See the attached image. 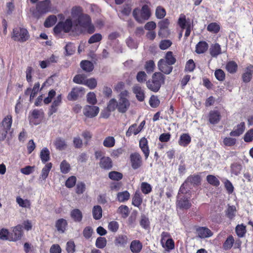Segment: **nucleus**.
<instances>
[{
  "instance_id": "obj_24",
  "label": "nucleus",
  "mask_w": 253,
  "mask_h": 253,
  "mask_svg": "<svg viewBox=\"0 0 253 253\" xmlns=\"http://www.w3.org/2000/svg\"><path fill=\"white\" fill-rule=\"evenodd\" d=\"M253 65H250L248 66L246 71L242 75V78L243 82L247 83L250 82L253 77Z\"/></svg>"
},
{
  "instance_id": "obj_15",
  "label": "nucleus",
  "mask_w": 253,
  "mask_h": 253,
  "mask_svg": "<svg viewBox=\"0 0 253 253\" xmlns=\"http://www.w3.org/2000/svg\"><path fill=\"white\" fill-rule=\"evenodd\" d=\"M101 169L104 170H109L113 168V162L109 157L103 156L100 159L99 163Z\"/></svg>"
},
{
  "instance_id": "obj_23",
  "label": "nucleus",
  "mask_w": 253,
  "mask_h": 253,
  "mask_svg": "<svg viewBox=\"0 0 253 253\" xmlns=\"http://www.w3.org/2000/svg\"><path fill=\"white\" fill-rule=\"evenodd\" d=\"M68 226L67 220L64 218H60L55 222V227L57 230L61 233H63L66 230Z\"/></svg>"
},
{
  "instance_id": "obj_54",
  "label": "nucleus",
  "mask_w": 253,
  "mask_h": 253,
  "mask_svg": "<svg viewBox=\"0 0 253 253\" xmlns=\"http://www.w3.org/2000/svg\"><path fill=\"white\" fill-rule=\"evenodd\" d=\"M242 167V165L237 163H235L231 165V172L235 175L240 173Z\"/></svg>"
},
{
  "instance_id": "obj_44",
  "label": "nucleus",
  "mask_w": 253,
  "mask_h": 253,
  "mask_svg": "<svg viewBox=\"0 0 253 253\" xmlns=\"http://www.w3.org/2000/svg\"><path fill=\"white\" fill-rule=\"evenodd\" d=\"M54 145L56 149L59 150H64L67 147V144L65 141L60 137L56 139L54 142Z\"/></svg>"
},
{
  "instance_id": "obj_60",
  "label": "nucleus",
  "mask_w": 253,
  "mask_h": 253,
  "mask_svg": "<svg viewBox=\"0 0 253 253\" xmlns=\"http://www.w3.org/2000/svg\"><path fill=\"white\" fill-rule=\"evenodd\" d=\"M243 139L247 143L251 142L253 141V128L249 129L245 133Z\"/></svg>"
},
{
  "instance_id": "obj_4",
  "label": "nucleus",
  "mask_w": 253,
  "mask_h": 253,
  "mask_svg": "<svg viewBox=\"0 0 253 253\" xmlns=\"http://www.w3.org/2000/svg\"><path fill=\"white\" fill-rule=\"evenodd\" d=\"M12 124V117L11 115H7L0 123V141L4 140L8 133H12L11 131Z\"/></svg>"
},
{
  "instance_id": "obj_51",
  "label": "nucleus",
  "mask_w": 253,
  "mask_h": 253,
  "mask_svg": "<svg viewBox=\"0 0 253 253\" xmlns=\"http://www.w3.org/2000/svg\"><path fill=\"white\" fill-rule=\"evenodd\" d=\"M118 212L121 214L123 218H126L129 213L128 207L126 205H121L118 208Z\"/></svg>"
},
{
  "instance_id": "obj_14",
  "label": "nucleus",
  "mask_w": 253,
  "mask_h": 253,
  "mask_svg": "<svg viewBox=\"0 0 253 253\" xmlns=\"http://www.w3.org/2000/svg\"><path fill=\"white\" fill-rule=\"evenodd\" d=\"M159 70L165 74H169L172 71L173 67L171 65L167 63L164 59H161L158 63Z\"/></svg>"
},
{
  "instance_id": "obj_28",
  "label": "nucleus",
  "mask_w": 253,
  "mask_h": 253,
  "mask_svg": "<svg viewBox=\"0 0 253 253\" xmlns=\"http://www.w3.org/2000/svg\"><path fill=\"white\" fill-rule=\"evenodd\" d=\"M143 199L140 192L136 191L134 193L132 198V204L137 208H139L142 204Z\"/></svg>"
},
{
  "instance_id": "obj_29",
  "label": "nucleus",
  "mask_w": 253,
  "mask_h": 253,
  "mask_svg": "<svg viewBox=\"0 0 253 253\" xmlns=\"http://www.w3.org/2000/svg\"><path fill=\"white\" fill-rule=\"evenodd\" d=\"M191 141V137L188 133L182 134L178 140L179 145L183 147L187 146Z\"/></svg>"
},
{
  "instance_id": "obj_45",
  "label": "nucleus",
  "mask_w": 253,
  "mask_h": 253,
  "mask_svg": "<svg viewBox=\"0 0 253 253\" xmlns=\"http://www.w3.org/2000/svg\"><path fill=\"white\" fill-rule=\"evenodd\" d=\"M246 227L243 224H238L235 228V232L239 237L242 238L246 233Z\"/></svg>"
},
{
  "instance_id": "obj_20",
  "label": "nucleus",
  "mask_w": 253,
  "mask_h": 253,
  "mask_svg": "<svg viewBox=\"0 0 253 253\" xmlns=\"http://www.w3.org/2000/svg\"><path fill=\"white\" fill-rule=\"evenodd\" d=\"M61 103L62 95L61 94H59L53 101L51 105L50 106L49 108L48 115L50 116L56 113L58 110V107L60 105Z\"/></svg>"
},
{
  "instance_id": "obj_8",
  "label": "nucleus",
  "mask_w": 253,
  "mask_h": 253,
  "mask_svg": "<svg viewBox=\"0 0 253 253\" xmlns=\"http://www.w3.org/2000/svg\"><path fill=\"white\" fill-rule=\"evenodd\" d=\"M44 117V113L42 110L34 109L29 116L30 124L33 125L40 124Z\"/></svg>"
},
{
  "instance_id": "obj_50",
  "label": "nucleus",
  "mask_w": 253,
  "mask_h": 253,
  "mask_svg": "<svg viewBox=\"0 0 253 253\" xmlns=\"http://www.w3.org/2000/svg\"><path fill=\"white\" fill-rule=\"evenodd\" d=\"M164 59L167 63L171 65L174 64L176 61V59L173 55V52L170 51H168L166 53Z\"/></svg>"
},
{
  "instance_id": "obj_36",
  "label": "nucleus",
  "mask_w": 253,
  "mask_h": 253,
  "mask_svg": "<svg viewBox=\"0 0 253 253\" xmlns=\"http://www.w3.org/2000/svg\"><path fill=\"white\" fill-rule=\"evenodd\" d=\"M130 197L129 193L127 191L118 192L117 194V200L121 203L128 201Z\"/></svg>"
},
{
  "instance_id": "obj_37",
  "label": "nucleus",
  "mask_w": 253,
  "mask_h": 253,
  "mask_svg": "<svg viewBox=\"0 0 253 253\" xmlns=\"http://www.w3.org/2000/svg\"><path fill=\"white\" fill-rule=\"evenodd\" d=\"M52 167L51 163H47L42 170L40 178L43 180H45L47 177L50 170H51Z\"/></svg>"
},
{
  "instance_id": "obj_2",
  "label": "nucleus",
  "mask_w": 253,
  "mask_h": 253,
  "mask_svg": "<svg viewBox=\"0 0 253 253\" xmlns=\"http://www.w3.org/2000/svg\"><path fill=\"white\" fill-rule=\"evenodd\" d=\"M76 24H78L79 28L83 31L85 29L87 33L92 34L95 32V27L91 24V20L90 16L86 14L82 13L80 14L78 18L75 20Z\"/></svg>"
},
{
  "instance_id": "obj_42",
  "label": "nucleus",
  "mask_w": 253,
  "mask_h": 253,
  "mask_svg": "<svg viewBox=\"0 0 253 253\" xmlns=\"http://www.w3.org/2000/svg\"><path fill=\"white\" fill-rule=\"evenodd\" d=\"M16 201L20 207L27 209L31 208V203L29 200H23L22 198L18 196L16 198Z\"/></svg>"
},
{
  "instance_id": "obj_41",
  "label": "nucleus",
  "mask_w": 253,
  "mask_h": 253,
  "mask_svg": "<svg viewBox=\"0 0 253 253\" xmlns=\"http://www.w3.org/2000/svg\"><path fill=\"white\" fill-rule=\"evenodd\" d=\"M206 180L208 183L215 187H218L220 184L219 179L213 175H208L206 177Z\"/></svg>"
},
{
  "instance_id": "obj_34",
  "label": "nucleus",
  "mask_w": 253,
  "mask_h": 253,
  "mask_svg": "<svg viewBox=\"0 0 253 253\" xmlns=\"http://www.w3.org/2000/svg\"><path fill=\"white\" fill-rule=\"evenodd\" d=\"M80 66L82 69L85 72H91L94 69L93 63L88 60H83L81 62Z\"/></svg>"
},
{
  "instance_id": "obj_58",
  "label": "nucleus",
  "mask_w": 253,
  "mask_h": 253,
  "mask_svg": "<svg viewBox=\"0 0 253 253\" xmlns=\"http://www.w3.org/2000/svg\"><path fill=\"white\" fill-rule=\"evenodd\" d=\"M93 233V228L89 226L85 227L83 231V235L85 239H89L90 238Z\"/></svg>"
},
{
  "instance_id": "obj_40",
  "label": "nucleus",
  "mask_w": 253,
  "mask_h": 253,
  "mask_svg": "<svg viewBox=\"0 0 253 253\" xmlns=\"http://www.w3.org/2000/svg\"><path fill=\"white\" fill-rule=\"evenodd\" d=\"M93 217L95 220L100 219L102 216V209L99 205L94 206L92 209Z\"/></svg>"
},
{
  "instance_id": "obj_31",
  "label": "nucleus",
  "mask_w": 253,
  "mask_h": 253,
  "mask_svg": "<svg viewBox=\"0 0 253 253\" xmlns=\"http://www.w3.org/2000/svg\"><path fill=\"white\" fill-rule=\"evenodd\" d=\"M210 53L213 57H217L221 53L220 45L218 43L212 44L210 48Z\"/></svg>"
},
{
  "instance_id": "obj_52",
  "label": "nucleus",
  "mask_w": 253,
  "mask_h": 253,
  "mask_svg": "<svg viewBox=\"0 0 253 253\" xmlns=\"http://www.w3.org/2000/svg\"><path fill=\"white\" fill-rule=\"evenodd\" d=\"M103 144L105 147H113L115 144V139L113 136L106 137L103 141Z\"/></svg>"
},
{
  "instance_id": "obj_1",
  "label": "nucleus",
  "mask_w": 253,
  "mask_h": 253,
  "mask_svg": "<svg viewBox=\"0 0 253 253\" xmlns=\"http://www.w3.org/2000/svg\"><path fill=\"white\" fill-rule=\"evenodd\" d=\"M165 76L160 72H155L152 75V79L146 82L147 88L154 92H158L162 84H164Z\"/></svg>"
},
{
  "instance_id": "obj_30",
  "label": "nucleus",
  "mask_w": 253,
  "mask_h": 253,
  "mask_svg": "<svg viewBox=\"0 0 253 253\" xmlns=\"http://www.w3.org/2000/svg\"><path fill=\"white\" fill-rule=\"evenodd\" d=\"M209 45L205 41H200L196 45L195 51L198 54L205 53L208 49Z\"/></svg>"
},
{
  "instance_id": "obj_19",
  "label": "nucleus",
  "mask_w": 253,
  "mask_h": 253,
  "mask_svg": "<svg viewBox=\"0 0 253 253\" xmlns=\"http://www.w3.org/2000/svg\"><path fill=\"white\" fill-rule=\"evenodd\" d=\"M84 90V88L82 87L73 88L71 92L68 95V99L71 101L76 100L78 97L83 93Z\"/></svg>"
},
{
  "instance_id": "obj_21",
  "label": "nucleus",
  "mask_w": 253,
  "mask_h": 253,
  "mask_svg": "<svg viewBox=\"0 0 253 253\" xmlns=\"http://www.w3.org/2000/svg\"><path fill=\"white\" fill-rule=\"evenodd\" d=\"M221 118L220 113L218 110H211L209 114V121L213 125L217 124Z\"/></svg>"
},
{
  "instance_id": "obj_13",
  "label": "nucleus",
  "mask_w": 253,
  "mask_h": 253,
  "mask_svg": "<svg viewBox=\"0 0 253 253\" xmlns=\"http://www.w3.org/2000/svg\"><path fill=\"white\" fill-rule=\"evenodd\" d=\"M118 111L122 113H126L130 106L129 100L126 97L120 96L117 102Z\"/></svg>"
},
{
  "instance_id": "obj_48",
  "label": "nucleus",
  "mask_w": 253,
  "mask_h": 253,
  "mask_svg": "<svg viewBox=\"0 0 253 253\" xmlns=\"http://www.w3.org/2000/svg\"><path fill=\"white\" fill-rule=\"evenodd\" d=\"M57 21V17L55 15L49 16L44 23V26L46 28L51 27L53 26Z\"/></svg>"
},
{
  "instance_id": "obj_5",
  "label": "nucleus",
  "mask_w": 253,
  "mask_h": 253,
  "mask_svg": "<svg viewBox=\"0 0 253 253\" xmlns=\"http://www.w3.org/2000/svg\"><path fill=\"white\" fill-rule=\"evenodd\" d=\"M51 6L50 0H44L37 2L36 9L33 11V15L34 17L39 18L42 14H44L50 11Z\"/></svg>"
},
{
  "instance_id": "obj_27",
  "label": "nucleus",
  "mask_w": 253,
  "mask_h": 253,
  "mask_svg": "<svg viewBox=\"0 0 253 253\" xmlns=\"http://www.w3.org/2000/svg\"><path fill=\"white\" fill-rule=\"evenodd\" d=\"M70 216L75 222H80L83 219L82 212L78 209L72 210L70 212Z\"/></svg>"
},
{
  "instance_id": "obj_43",
  "label": "nucleus",
  "mask_w": 253,
  "mask_h": 253,
  "mask_svg": "<svg viewBox=\"0 0 253 253\" xmlns=\"http://www.w3.org/2000/svg\"><path fill=\"white\" fill-rule=\"evenodd\" d=\"M234 243V239L232 235L229 236L223 244V249L225 250H230Z\"/></svg>"
},
{
  "instance_id": "obj_62",
  "label": "nucleus",
  "mask_w": 253,
  "mask_h": 253,
  "mask_svg": "<svg viewBox=\"0 0 253 253\" xmlns=\"http://www.w3.org/2000/svg\"><path fill=\"white\" fill-rule=\"evenodd\" d=\"M106 108L110 111H114L116 108L118 109L117 101L115 98H112L109 100L107 104Z\"/></svg>"
},
{
  "instance_id": "obj_9",
  "label": "nucleus",
  "mask_w": 253,
  "mask_h": 253,
  "mask_svg": "<svg viewBox=\"0 0 253 253\" xmlns=\"http://www.w3.org/2000/svg\"><path fill=\"white\" fill-rule=\"evenodd\" d=\"M130 161L131 166L133 169L140 168L142 165V160L140 154L138 152H134L130 155Z\"/></svg>"
},
{
  "instance_id": "obj_32",
  "label": "nucleus",
  "mask_w": 253,
  "mask_h": 253,
  "mask_svg": "<svg viewBox=\"0 0 253 253\" xmlns=\"http://www.w3.org/2000/svg\"><path fill=\"white\" fill-rule=\"evenodd\" d=\"M237 212L236 208L235 206H228L227 209L225 211L226 217L230 220H232L236 216Z\"/></svg>"
},
{
  "instance_id": "obj_10",
  "label": "nucleus",
  "mask_w": 253,
  "mask_h": 253,
  "mask_svg": "<svg viewBox=\"0 0 253 253\" xmlns=\"http://www.w3.org/2000/svg\"><path fill=\"white\" fill-rule=\"evenodd\" d=\"M23 236L22 226L18 224L15 226L10 233L9 241L15 242L21 239Z\"/></svg>"
},
{
  "instance_id": "obj_25",
  "label": "nucleus",
  "mask_w": 253,
  "mask_h": 253,
  "mask_svg": "<svg viewBox=\"0 0 253 253\" xmlns=\"http://www.w3.org/2000/svg\"><path fill=\"white\" fill-rule=\"evenodd\" d=\"M142 248V244L139 240H134L130 243V250L132 253H139Z\"/></svg>"
},
{
  "instance_id": "obj_11",
  "label": "nucleus",
  "mask_w": 253,
  "mask_h": 253,
  "mask_svg": "<svg viewBox=\"0 0 253 253\" xmlns=\"http://www.w3.org/2000/svg\"><path fill=\"white\" fill-rule=\"evenodd\" d=\"M195 231L198 237L201 239L209 238L213 235V232L207 227L198 226Z\"/></svg>"
},
{
  "instance_id": "obj_46",
  "label": "nucleus",
  "mask_w": 253,
  "mask_h": 253,
  "mask_svg": "<svg viewBox=\"0 0 253 253\" xmlns=\"http://www.w3.org/2000/svg\"><path fill=\"white\" fill-rule=\"evenodd\" d=\"M140 132V130H139L137 127L136 124H133L131 125L128 130L126 131V137H130L132 134L134 135H137Z\"/></svg>"
},
{
  "instance_id": "obj_56",
  "label": "nucleus",
  "mask_w": 253,
  "mask_h": 253,
  "mask_svg": "<svg viewBox=\"0 0 253 253\" xmlns=\"http://www.w3.org/2000/svg\"><path fill=\"white\" fill-rule=\"evenodd\" d=\"M107 245V240L105 237H98L95 242V246L97 248L103 249Z\"/></svg>"
},
{
  "instance_id": "obj_33",
  "label": "nucleus",
  "mask_w": 253,
  "mask_h": 253,
  "mask_svg": "<svg viewBox=\"0 0 253 253\" xmlns=\"http://www.w3.org/2000/svg\"><path fill=\"white\" fill-rule=\"evenodd\" d=\"M201 178L198 174H193L189 176L185 181V183L190 182L194 185L198 186L201 184Z\"/></svg>"
},
{
  "instance_id": "obj_6",
  "label": "nucleus",
  "mask_w": 253,
  "mask_h": 253,
  "mask_svg": "<svg viewBox=\"0 0 253 253\" xmlns=\"http://www.w3.org/2000/svg\"><path fill=\"white\" fill-rule=\"evenodd\" d=\"M11 37L15 41L24 42L28 40L30 35L26 29L17 27L13 29Z\"/></svg>"
},
{
  "instance_id": "obj_38",
  "label": "nucleus",
  "mask_w": 253,
  "mask_h": 253,
  "mask_svg": "<svg viewBox=\"0 0 253 253\" xmlns=\"http://www.w3.org/2000/svg\"><path fill=\"white\" fill-rule=\"evenodd\" d=\"M207 30L211 33L217 34L220 30V24L216 22H211L208 25Z\"/></svg>"
},
{
  "instance_id": "obj_61",
  "label": "nucleus",
  "mask_w": 253,
  "mask_h": 253,
  "mask_svg": "<svg viewBox=\"0 0 253 253\" xmlns=\"http://www.w3.org/2000/svg\"><path fill=\"white\" fill-rule=\"evenodd\" d=\"M149 104L152 108H157L160 104V101L157 96L152 95L149 99Z\"/></svg>"
},
{
  "instance_id": "obj_57",
  "label": "nucleus",
  "mask_w": 253,
  "mask_h": 253,
  "mask_svg": "<svg viewBox=\"0 0 253 253\" xmlns=\"http://www.w3.org/2000/svg\"><path fill=\"white\" fill-rule=\"evenodd\" d=\"M40 84L39 82L35 84L33 88H31L30 95V101H31L38 94L40 89Z\"/></svg>"
},
{
  "instance_id": "obj_59",
  "label": "nucleus",
  "mask_w": 253,
  "mask_h": 253,
  "mask_svg": "<svg viewBox=\"0 0 253 253\" xmlns=\"http://www.w3.org/2000/svg\"><path fill=\"white\" fill-rule=\"evenodd\" d=\"M195 64L193 59L188 60L185 66L184 71L186 72H192L195 69Z\"/></svg>"
},
{
  "instance_id": "obj_39",
  "label": "nucleus",
  "mask_w": 253,
  "mask_h": 253,
  "mask_svg": "<svg viewBox=\"0 0 253 253\" xmlns=\"http://www.w3.org/2000/svg\"><path fill=\"white\" fill-rule=\"evenodd\" d=\"M40 158L43 164H45L50 160V152L49 150L45 147L43 148L40 153Z\"/></svg>"
},
{
  "instance_id": "obj_49",
  "label": "nucleus",
  "mask_w": 253,
  "mask_h": 253,
  "mask_svg": "<svg viewBox=\"0 0 253 253\" xmlns=\"http://www.w3.org/2000/svg\"><path fill=\"white\" fill-rule=\"evenodd\" d=\"M108 177L111 180L119 181L123 178V175L121 172L111 171L109 173Z\"/></svg>"
},
{
  "instance_id": "obj_26",
  "label": "nucleus",
  "mask_w": 253,
  "mask_h": 253,
  "mask_svg": "<svg viewBox=\"0 0 253 253\" xmlns=\"http://www.w3.org/2000/svg\"><path fill=\"white\" fill-rule=\"evenodd\" d=\"M128 243V238L125 235H119L115 238L114 243L117 247H125Z\"/></svg>"
},
{
  "instance_id": "obj_63",
  "label": "nucleus",
  "mask_w": 253,
  "mask_h": 253,
  "mask_svg": "<svg viewBox=\"0 0 253 253\" xmlns=\"http://www.w3.org/2000/svg\"><path fill=\"white\" fill-rule=\"evenodd\" d=\"M141 190L144 194H148L152 191V187L147 182H143L141 184Z\"/></svg>"
},
{
  "instance_id": "obj_22",
  "label": "nucleus",
  "mask_w": 253,
  "mask_h": 253,
  "mask_svg": "<svg viewBox=\"0 0 253 253\" xmlns=\"http://www.w3.org/2000/svg\"><path fill=\"white\" fill-rule=\"evenodd\" d=\"M192 204L187 198L183 197V198L177 199L176 201V206L181 210H188L191 208Z\"/></svg>"
},
{
  "instance_id": "obj_35",
  "label": "nucleus",
  "mask_w": 253,
  "mask_h": 253,
  "mask_svg": "<svg viewBox=\"0 0 253 253\" xmlns=\"http://www.w3.org/2000/svg\"><path fill=\"white\" fill-rule=\"evenodd\" d=\"M238 65L234 61H228L225 66V69L228 72L233 74L236 73L238 70Z\"/></svg>"
},
{
  "instance_id": "obj_55",
  "label": "nucleus",
  "mask_w": 253,
  "mask_h": 253,
  "mask_svg": "<svg viewBox=\"0 0 253 253\" xmlns=\"http://www.w3.org/2000/svg\"><path fill=\"white\" fill-rule=\"evenodd\" d=\"M155 67V64L153 60H150L147 61L145 62V64L144 65V69L146 71L147 73H152Z\"/></svg>"
},
{
  "instance_id": "obj_18",
  "label": "nucleus",
  "mask_w": 253,
  "mask_h": 253,
  "mask_svg": "<svg viewBox=\"0 0 253 253\" xmlns=\"http://www.w3.org/2000/svg\"><path fill=\"white\" fill-rule=\"evenodd\" d=\"M245 129V123L242 122L234 127V129L230 132L229 135L231 136H239L244 133Z\"/></svg>"
},
{
  "instance_id": "obj_53",
  "label": "nucleus",
  "mask_w": 253,
  "mask_h": 253,
  "mask_svg": "<svg viewBox=\"0 0 253 253\" xmlns=\"http://www.w3.org/2000/svg\"><path fill=\"white\" fill-rule=\"evenodd\" d=\"M86 80V76L84 74L76 75L73 78V82L78 84H84Z\"/></svg>"
},
{
  "instance_id": "obj_17",
  "label": "nucleus",
  "mask_w": 253,
  "mask_h": 253,
  "mask_svg": "<svg viewBox=\"0 0 253 253\" xmlns=\"http://www.w3.org/2000/svg\"><path fill=\"white\" fill-rule=\"evenodd\" d=\"M139 146L144 155L145 160H147L149 156L150 149L148 146V141L145 137L140 139Z\"/></svg>"
},
{
  "instance_id": "obj_64",
  "label": "nucleus",
  "mask_w": 253,
  "mask_h": 253,
  "mask_svg": "<svg viewBox=\"0 0 253 253\" xmlns=\"http://www.w3.org/2000/svg\"><path fill=\"white\" fill-rule=\"evenodd\" d=\"M102 39V36L101 34L99 33H96L90 37L88 40V43L89 44L94 43L101 41Z\"/></svg>"
},
{
  "instance_id": "obj_47",
  "label": "nucleus",
  "mask_w": 253,
  "mask_h": 253,
  "mask_svg": "<svg viewBox=\"0 0 253 253\" xmlns=\"http://www.w3.org/2000/svg\"><path fill=\"white\" fill-rule=\"evenodd\" d=\"M60 169L61 172L63 174L68 173L71 169L70 164L65 160L60 163Z\"/></svg>"
},
{
  "instance_id": "obj_12",
  "label": "nucleus",
  "mask_w": 253,
  "mask_h": 253,
  "mask_svg": "<svg viewBox=\"0 0 253 253\" xmlns=\"http://www.w3.org/2000/svg\"><path fill=\"white\" fill-rule=\"evenodd\" d=\"M99 112L98 107L92 105H86L83 110V113L84 116L88 118H93L96 116Z\"/></svg>"
},
{
  "instance_id": "obj_3",
  "label": "nucleus",
  "mask_w": 253,
  "mask_h": 253,
  "mask_svg": "<svg viewBox=\"0 0 253 253\" xmlns=\"http://www.w3.org/2000/svg\"><path fill=\"white\" fill-rule=\"evenodd\" d=\"M132 15L135 20L139 23H143L151 16V10L147 4L143 5L141 9L137 7L133 9Z\"/></svg>"
},
{
  "instance_id": "obj_16",
  "label": "nucleus",
  "mask_w": 253,
  "mask_h": 253,
  "mask_svg": "<svg viewBox=\"0 0 253 253\" xmlns=\"http://www.w3.org/2000/svg\"><path fill=\"white\" fill-rule=\"evenodd\" d=\"M132 92L135 94L136 99L140 102L144 100L145 95L144 89L138 84H134L132 87Z\"/></svg>"
},
{
  "instance_id": "obj_7",
  "label": "nucleus",
  "mask_w": 253,
  "mask_h": 253,
  "mask_svg": "<svg viewBox=\"0 0 253 253\" xmlns=\"http://www.w3.org/2000/svg\"><path fill=\"white\" fill-rule=\"evenodd\" d=\"M60 22L63 28V32L65 33H69L71 31L78 35L83 33V30L79 27L76 22L75 21L73 22L70 18L66 19L64 22Z\"/></svg>"
}]
</instances>
